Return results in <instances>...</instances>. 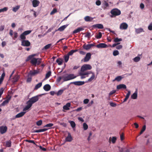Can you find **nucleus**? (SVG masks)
Returning <instances> with one entry per match:
<instances>
[{"label": "nucleus", "instance_id": "e2e57ef3", "mask_svg": "<svg viewBox=\"0 0 152 152\" xmlns=\"http://www.w3.org/2000/svg\"><path fill=\"white\" fill-rule=\"evenodd\" d=\"M130 93H131L130 91H128V93L127 94L125 97L127 99H128V98H129V97L130 95Z\"/></svg>", "mask_w": 152, "mask_h": 152}, {"label": "nucleus", "instance_id": "423d86ee", "mask_svg": "<svg viewBox=\"0 0 152 152\" xmlns=\"http://www.w3.org/2000/svg\"><path fill=\"white\" fill-rule=\"evenodd\" d=\"M31 45V43L28 40H22L21 45L23 46L28 47Z\"/></svg>", "mask_w": 152, "mask_h": 152}, {"label": "nucleus", "instance_id": "ddd939ff", "mask_svg": "<svg viewBox=\"0 0 152 152\" xmlns=\"http://www.w3.org/2000/svg\"><path fill=\"white\" fill-rule=\"evenodd\" d=\"M71 104L70 103H67L63 107V111L64 112H65L66 111L65 110H68L69 109V107H70Z\"/></svg>", "mask_w": 152, "mask_h": 152}, {"label": "nucleus", "instance_id": "f03ea898", "mask_svg": "<svg viewBox=\"0 0 152 152\" xmlns=\"http://www.w3.org/2000/svg\"><path fill=\"white\" fill-rule=\"evenodd\" d=\"M92 69L91 66L89 64H85L83 65L81 69L80 72H84L85 71L90 70Z\"/></svg>", "mask_w": 152, "mask_h": 152}, {"label": "nucleus", "instance_id": "dca6fc26", "mask_svg": "<svg viewBox=\"0 0 152 152\" xmlns=\"http://www.w3.org/2000/svg\"><path fill=\"white\" fill-rule=\"evenodd\" d=\"M11 96H10L9 97L7 98L1 104V106H4L6 104H7L10 100L11 99Z\"/></svg>", "mask_w": 152, "mask_h": 152}, {"label": "nucleus", "instance_id": "a211bd4d", "mask_svg": "<svg viewBox=\"0 0 152 152\" xmlns=\"http://www.w3.org/2000/svg\"><path fill=\"white\" fill-rule=\"evenodd\" d=\"M96 47L98 48H106L107 47V45L105 43H100L96 45Z\"/></svg>", "mask_w": 152, "mask_h": 152}, {"label": "nucleus", "instance_id": "de8ad7c7", "mask_svg": "<svg viewBox=\"0 0 152 152\" xmlns=\"http://www.w3.org/2000/svg\"><path fill=\"white\" fill-rule=\"evenodd\" d=\"M51 45L52 44H48L44 46V49L45 50L48 49L50 48Z\"/></svg>", "mask_w": 152, "mask_h": 152}, {"label": "nucleus", "instance_id": "9d476101", "mask_svg": "<svg viewBox=\"0 0 152 152\" xmlns=\"http://www.w3.org/2000/svg\"><path fill=\"white\" fill-rule=\"evenodd\" d=\"M7 128L6 126H0V132L1 134H3L7 132Z\"/></svg>", "mask_w": 152, "mask_h": 152}, {"label": "nucleus", "instance_id": "680f3d73", "mask_svg": "<svg viewBox=\"0 0 152 152\" xmlns=\"http://www.w3.org/2000/svg\"><path fill=\"white\" fill-rule=\"evenodd\" d=\"M89 101V100L88 99H85L83 101V103L85 104H88Z\"/></svg>", "mask_w": 152, "mask_h": 152}, {"label": "nucleus", "instance_id": "473e14b6", "mask_svg": "<svg viewBox=\"0 0 152 152\" xmlns=\"http://www.w3.org/2000/svg\"><path fill=\"white\" fill-rule=\"evenodd\" d=\"M42 82L38 83L35 86L34 89L36 90H37L42 86Z\"/></svg>", "mask_w": 152, "mask_h": 152}, {"label": "nucleus", "instance_id": "c85d7f7f", "mask_svg": "<svg viewBox=\"0 0 152 152\" xmlns=\"http://www.w3.org/2000/svg\"><path fill=\"white\" fill-rule=\"evenodd\" d=\"M19 78L20 77L18 75H15L13 78V83H15L17 82L19 79Z\"/></svg>", "mask_w": 152, "mask_h": 152}, {"label": "nucleus", "instance_id": "7ed1b4c3", "mask_svg": "<svg viewBox=\"0 0 152 152\" xmlns=\"http://www.w3.org/2000/svg\"><path fill=\"white\" fill-rule=\"evenodd\" d=\"M31 32V30H27L24 31L20 36V38L22 40L26 39V36L29 34Z\"/></svg>", "mask_w": 152, "mask_h": 152}, {"label": "nucleus", "instance_id": "13d9d810", "mask_svg": "<svg viewBox=\"0 0 152 152\" xmlns=\"http://www.w3.org/2000/svg\"><path fill=\"white\" fill-rule=\"evenodd\" d=\"M116 140V137H113L112 139V142L113 143H114Z\"/></svg>", "mask_w": 152, "mask_h": 152}, {"label": "nucleus", "instance_id": "4be33fe9", "mask_svg": "<svg viewBox=\"0 0 152 152\" xmlns=\"http://www.w3.org/2000/svg\"><path fill=\"white\" fill-rule=\"evenodd\" d=\"M39 3V2L37 0H34L32 1L33 6L34 7H37Z\"/></svg>", "mask_w": 152, "mask_h": 152}, {"label": "nucleus", "instance_id": "412c9836", "mask_svg": "<svg viewBox=\"0 0 152 152\" xmlns=\"http://www.w3.org/2000/svg\"><path fill=\"white\" fill-rule=\"evenodd\" d=\"M84 30V29L83 27H80L74 30L73 31V34L77 33L81 31H83Z\"/></svg>", "mask_w": 152, "mask_h": 152}, {"label": "nucleus", "instance_id": "bb28decb", "mask_svg": "<svg viewBox=\"0 0 152 152\" xmlns=\"http://www.w3.org/2000/svg\"><path fill=\"white\" fill-rule=\"evenodd\" d=\"M137 90H136L135 92L133 93L131 96V98L133 99H136L137 96Z\"/></svg>", "mask_w": 152, "mask_h": 152}, {"label": "nucleus", "instance_id": "0eeeda50", "mask_svg": "<svg viewBox=\"0 0 152 152\" xmlns=\"http://www.w3.org/2000/svg\"><path fill=\"white\" fill-rule=\"evenodd\" d=\"M91 55L90 53H87L84 59H83V61L85 62H86L89 61L91 58ZM83 61V59L81 60V61Z\"/></svg>", "mask_w": 152, "mask_h": 152}, {"label": "nucleus", "instance_id": "603ef678", "mask_svg": "<svg viewBox=\"0 0 152 152\" xmlns=\"http://www.w3.org/2000/svg\"><path fill=\"white\" fill-rule=\"evenodd\" d=\"M57 12V10L56 8H54L53 10L50 13V15H53L56 13Z\"/></svg>", "mask_w": 152, "mask_h": 152}, {"label": "nucleus", "instance_id": "393cba45", "mask_svg": "<svg viewBox=\"0 0 152 152\" xmlns=\"http://www.w3.org/2000/svg\"><path fill=\"white\" fill-rule=\"evenodd\" d=\"M93 26L95 28H97L99 29H102L103 28V25L100 24H97L94 25Z\"/></svg>", "mask_w": 152, "mask_h": 152}, {"label": "nucleus", "instance_id": "b1692460", "mask_svg": "<svg viewBox=\"0 0 152 152\" xmlns=\"http://www.w3.org/2000/svg\"><path fill=\"white\" fill-rule=\"evenodd\" d=\"M43 89L45 91H48L50 89L51 86L49 84H46L44 86Z\"/></svg>", "mask_w": 152, "mask_h": 152}, {"label": "nucleus", "instance_id": "4468645a", "mask_svg": "<svg viewBox=\"0 0 152 152\" xmlns=\"http://www.w3.org/2000/svg\"><path fill=\"white\" fill-rule=\"evenodd\" d=\"M128 27V25L125 23H123L121 24L120 28L121 29H126Z\"/></svg>", "mask_w": 152, "mask_h": 152}, {"label": "nucleus", "instance_id": "6e6552de", "mask_svg": "<svg viewBox=\"0 0 152 152\" xmlns=\"http://www.w3.org/2000/svg\"><path fill=\"white\" fill-rule=\"evenodd\" d=\"M94 44H88L87 45L85 44L83 45V47L85 49L88 50L90 49L92 47L94 46Z\"/></svg>", "mask_w": 152, "mask_h": 152}, {"label": "nucleus", "instance_id": "72a5a7b5", "mask_svg": "<svg viewBox=\"0 0 152 152\" xmlns=\"http://www.w3.org/2000/svg\"><path fill=\"white\" fill-rule=\"evenodd\" d=\"M77 50H72L69 52L67 54L69 56H72L74 53L76 52Z\"/></svg>", "mask_w": 152, "mask_h": 152}, {"label": "nucleus", "instance_id": "a878e982", "mask_svg": "<svg viewBox=\"0 0 152 152\" xmlns=\"http://www.w3.org/2000/svg\"><path fill=\"white\" fill-rule=\"evenodd\" d=\"M26 113L25 112H20L17 114L15 116L16 118H19L23 116Z\"/></svg>", "mask_w": 152, "mask_h": 152}, {"label": "nucleus", "instance_id": "f3484780", "mask_svg": "<svg viewBox=\"0 0 152 152\" xmlns=\"http://www.w3.org/2000/svg\"><path fill=\"white\" fill-rule=\"evenodd\" d=\"M37 58H32L31 61L30 63L33 65L36 66L37 65Z\"/></svg>", "mask_w": 152, "mask_h": 152}, {"label": "nucleus", "instance_id": "4d7b16f0", "mask_svg": "<svg viewBox=\"0 0 152 152\" xmlns=\"http://www.w3.org/2000/svg\"><path fill=\"white\" fill-rule=\"evenodd\" d=\"M91 36V33L89 32H87L86 33V35L85 36V37L88 38H90Z\"/></svg>", "mask_w": 152, "mask_h": 152}, {"label": "nucleus", "instance_id": "c03bdc74", "mask_svg": "<svg viewBox=\"0 0 152 152\" xmlns=\"http://www.w3.org/2000/svg\"><path fill=\"white\" fill-rule=\"evenodd\" d=\"M11 145V142L10 141H8L6 142V146L7 147H10Z\"/></svg>", "mask_w": 152, "mask_h": 152}, {"label": "nucleus", "instance_id": "338daca9", "mask_svg": "<svg viewBox=\"0 0 152 152\" xmlns=\"http://www.w3.org/2000/svg\"><path fill=\"white\" fill-rule=\"evenodd\" d=\"M120 138L121 140V141L123 140L124 139V133H123L121 134L120 135Z\"/></svg>", "mask_w": 152, "mask_h": 152}, {"label": "nucleus", "instance_id": "3c124183", "mask_svg": "<svg viewBox=\"0 0 152 152\" xmlns=\"http://www.w3.org/2000/svg\"><path fill=\"white\" fill-rule=\"evenodd\" d=\"M88 125L86 123H84L83 124V128L84 130H86L88 128Z\"/></svg>", "mask_w": 152, "mask_h": 152}, {"label": "nucleus", "instance_id": "58836bf2", "mask_svg": "<svg viewBox=\"0 0 152 152\" xmlns=\"http://www.w3.org/2000/svg\"><path fill=\"white\" fill-rule=\"evenodd\" d=\"M146 129V126L145 125H144L140 133V135L142 134L145 130Z\"/></svg>", "mask_w": 152, "mask_h": 152}, {"label": "nucleus", "instance_id": "09e8293b", "mask_svg": "<svg viewBox=\"0 0 152 152\" xmlns=\"http://www.w3.org/2000/svg\"><path fill=\"white\" fill-rule=\"evenodd\" d=\"M53 126V124L52 123H49L47 124L44 126V127H50Z\"/></svg>", "mask_w": 152, "mask_h": 152}, {"label": "nucleus", "instance_id": "5701e85b", "mask_svg": "<svg viewBox=\"0 0 152 152\" xmlns=\"http://www.w3.org/2000/svg\"><path fill=\"white\" fill-rule=\"evenodd\" d=\"M72 140V138L69 133H68V136L66 138V141L67 142H71Z\"/></svg>", "mask_w": 152, "mask_h": 152}, {"label": "nucleus", "instance_id": "4c0bfd02", "mask_svg": "<svg viewBox=\"0 0 152 152\" xmlns=\"http://www.w3.org/2000/svg\"><path fill=\"white\" fill-rule=\"evenodd\" d=\"M69 123H70L72 127L74 128L75 127L76 124L75 122L73 121H70Z\"/></svg>", "mask_w": 152, "mask_h": 152}, {"label": "nucleus", "instance_id": "20e7f679", "mask_svg": "<svg viewBox=\"0 0 152 152\" xmlns=\"http://www.w3.org/2000/svg\"><path fill=\"white\" fill-rule=\"evenodd\" d=\"M39 99V96H36L30 98L28 101V102L30 103L31 104V105H32L33 104L37 102L38 100Z\"/></svg>", "mask_w": 152, "mask_h": 152}, {"label": "nucleus", "instance_id": "052dcab7", "mask_svg": "<svg viewBox=\"0 0 152 152\" xmlns=\"http://www.w3.org/2000/svg\"><path fill=\"white\" fill-rule=\"evenodd\" d=\"M4 89L3 88H1L0 89V95H2L3 93Z\"/></svg>", "mask_w": 152, "mask_h": 152}, {"label": "nucleus", "instance_id": "79ce46f5", "mask_svg": "<svg viewBox=\"0 0 152 152\" xmlns=\"http://www.w3.org/2000/svg\"><path fill=\"white\" fill-rule=\"evenodd\" d=\"M140 57L137 56L134 58L133 60L134 62H137L140 60Z\"/></svg>", "mask_w": 152, "mask_h": 152}, {"label": "nucleus", "instance_id": "49530a36", "mask_svg": "<svg viewBox=\"0 0 152 152\" xmlns=\"http://www.w3.org/2000/svg\"><path fill=\"white\" fill-rule=\"evenodd\" d=\"M51 72L50 71H48L46 74L45 75V78H49L51 75Z\"/></svg>", "mask_w": 152, "mask_h": 152}, {"label": "nucleus", "instance_id": "7c9ffc66", "mask_svg": "<svg viewBox=\"0 0 152 152\" xmlns=\"http://www.w3.org/2000/svg\"><path fill=\"white\" fill-rule=\"evenodd\" d=\"M48 130V129L44 128L43 129H39V130H36L34 131V132L36 133H38L42 132H44Z\"/></svg>", "mask_w": 152, "mask_h": 152}, {"label": "nucleus", "instance_id": "bf43d9fd", "mask_svg": "<svg viewBox=\"0 0 152 152\" xmlns=\"http://www.w3.org/2000/svg\"><path fill=\"white\" fill-rule=\"evenodd\" d=\"M122 46L121 45H117L116 47V49L118 50L121 49L122 48Z\"/></svg>", "mask_w": 152, "mask_h": 152}, {"label": "nucleus", "instance_id": "8fccbe9b", "mask_svg": "<svg viewBox=\"0 0 152 152\" xmlns=\"http://www.w3.org/2000/svg\"><path fill=\"white\" fill-rule=\"evenodd\" d=\"M122 41V39H121V38L119 39L117 37H116L115 38V39L114 40V42H119L120 41Z\"/></svg>", "mask_w": 152, "mask_h": 152}, {"label": "nucleus", "instance_id": "e433bc0d", "mask_svg": "<svg viewBox=\"0 0 152 152\" xmlns=\"http://www.w3.org/2000/svg\"><path fill=\"white\" fill-rule=\"evenodd\" d=\"M69 58V56L67 54L64 56V58L66 63L68 61Z\"/></svg>", "mask_w": 152, "mask_h": 152}, {"label": "nucleus", "instance_id": "f8f14e48", "mask_svg": "<svg viewBox=\"0 0 152 152\" xmlns=\"http://www.w3.org/2000/svg\"><path fill=\"white\" fill-rule=\"evenodd\" d=\"M85 82L84 81H77L71 82V83L73 84L76 86H80L83 85Z\"/></svg>", "mask_w": 152, "mask_h": 152}, {"label": "nucleus", "instance_id": "0e129e2a", "mask_svg": "<svg viewBox=\"0 0 152 152\" xmlns=\"http://www.w3.org/2000/svg\"><path fill=\"white\" fill-rule=\"evenodd\" d=\"M96 4L97 6L100 5L101 4V2L99 0H97L96 2Z\"/></svg>", "mask_w": 152, "mask_h": 152}, {"label": "nucleus", "instance_id": "cd10ccee", "mask_svg": "<svg viewBox=\"0 0 152 152\" xmlns=\"http://www.w3.org/2000/svg\"><path fill=\"white\" fill-rule=\"evenodd\" d=\"M93 18L89 16H86L84 18V20L87 22H90L92 21Z\"/></svg>", "mask_w": 152, "mask_h": 152}, {"label": "nucleus", "instance_id": "2eb2a0df", "mask_svg": "<svg viewBox=\"0 0 152 152\" xmlns=\"http://www.w3.org/2000/svg\"><path fill=\"white\" fill-rule=\"evenodd\" d=\"M88 72L89 73V74H91L92 75L91 76L89 79H88L87 82H91L95 78V75L94 73L91 71H88Z\"/></svg>", "mask_w": 152, "mask_h": 152}, {"label": "nucleus", "instance_id": "37998d69", "mask_svg": "<svg viewBox=\"0 0 152 152\" xmlns=\"http://www.w3.org/2000/svg\"><path fill=\"white\" fill-rule=\"evenodd\" d=\"M19 6H17L13 8L12 11L13 12H15L19 9Z\"/></svg>", "mask_w": 152, "mask_h": 152}, {"label": "nucleus", "instance_id": "2f4dec72", "mask_svg": "<svg viewBox=\"0 0 152 152\" xmlns=\"http://www.w3.org/2000/svg\"><path fill=\"white\" fill-rule=\"evenodd\" d=\"M123 77L121 76H118L116 77L113 80V81H117L118 82L120 81Z\"/></svg>", "mask_w": 152, "mask_h": 152}, {"label": "nucleus", "instance_id": "5fc2aeb1", "mask_svg": "<svg viewBox=\"0 0 152 152\" xmlns=\"http://www.w3.org/2000/svg\"><path fill=\"white\" fill-rule=\"evenodd\" d=\"M42 121L41 120H39L36 122V124L38 126H40L42 124Z\"/></svg>", "mask_w": 152, "mask_h": 152}, {"label": "nucleus", "instance_id": "c9c22d12", "mask_svg": "<svg viewBox=\"0 0 152 152\" xmlns=\"http://www.w3.org/2000/svg\"><path fill=\"white\" fill-rule=\"evenodd\" d=\"M56 62L59 65H61L62 63V60L61 58H58L56 60Z\"/></svg>", "mask_w": 152, "mask_h": 152}, {"label": "nucleus", "instance_id": "9b49d317", "mask_svg": "<svg viewBox=\"0 0 152 152\" xmlns=\"http://www.w3.org/2000/svg\"><path fill=\"white\" fill-rule=\"evenodd\" d=\"M88 74H89V73L88 72H80L79 73V75L81 76L80 78L81 79H83L85 78L86 77V75H87Z\"/></svg>", "mask_w": 152, "mask_h": 152}, {"label": "nucleus", "instance_id": "39448f33", "mask_svg": "<svg viewBox=\"0 0 152 152\" xmlns=\"http://www.w3.org/2000/svg\"><path fill=\"white\" fill-rule=\"evenodd\" d=\"M110 13L114 16H118L120 15L121 14V11L117 9H113L112 10Z\"/></svg>", "mask_w": 152, "mask_h": 152}, {"label": "nucleus", "instance_id": "c756f323", "mask_svg": "<svg viewBox=\"0 0 152 152\" xmlns=\"http://www.w3.org/2000/svg\"><path fill=\"white\" fill-rule=\"evenodd\" d=\"M68 26L67 25H64L60 27L59 28L57 29V30L58 31H62L67 27Z\"/></svg>", "mask_w": 152, "mask_h": 152}, {"label": "nucleus", "instance_id": "774afa93", "mask_svg": "<svg viewBox=\"0 0 152 152\" xmlns=\"http://www.w3.org/2000/svg\"><path fill=\"white\" fill-rule=\"evenodd\" d=\"M148 29L150 30H152V23H151L148 26Z\"/></svg>", "mask_w": 152, "mask_h": 152}, {"label": "nucleus", "instance_id": "69168bd1", "mask_svg": "<svg viewBox=\"0 0 152 152\" xmlns=\"http://www.w3.org/2000/svg\"><path fill=\"white\" fill-rule=\"evenodd\" d=\"M116 92V91L115 90H113L112 91H110V93L109 95L110 96L112 94L115 93Z\"/></svg>", "mask_w": 152, "mask_h": 152}, {"label": "nucleus", "instance_id": "1a4fd4ad", "mask_svg": "<svg viewBox=\"0 0 152 152\" xmlns=\"http://www.w3.org/2000/svg\"><path fill=\"white\" fill-rule=\"evenodd\" d=\"M39 73V71L37 70H34L33 71H30L28 74V76L29 75L34 76Z\"/></svg>", "mask_w": 152, "mask_h": 152}, {"label": "nucleus", "instance_id": "aec40b11", "mask_svg": "<svg viewBox=\"0 0 152 152\" xmlns=\"http://www.w3.org/2000/svg\"><path fill=\"white\" fill-rule=\"evenodd\" d=\"M117 89H126V85L124 84H121L117 85Z\"/></svg>", "mask_w": 152, "mask_h": 152}, {"label": "nucleus", "instance_id": "f257e3e1", "mask_svg": "<svg viewBox=\"0 0 152 152\" xmlns=\"http://www.w3.org/2000/svg\"><path fill=\"white\" fill-rule=\"evenodd\" d=\"M77 76L73 74H67L66 76H63L62 79L64 81H67L75 78Z\"/></svg>", "mask_w": 152, "mask_h": 152}, {"label": "nucleus", "instance_id": "6ab92c4d", "mask_svg": "<svg viewBox=\"0 0 152 152\" xmlns=\"http://www.w3.org/2000/svg\"><path fill=\"white\" fill-rule=\"evenodd\" d=\"M26 104L27 105L23 109V111H25L28 110L31 107L32 105L30 103H28V101L27 102Z\"/></svg>", "mask_w": 152, "mask_h": 152}, {"label": "nucleus", "instance_id": "f704fd0d", "mask_svg": "<svg viewBox=\"0 0 152 152\" xmlns=\"http://www.w3.org/2000/svg\"><path fill=\"white\" fill-rule=\"evenodd\" d=\"M143 31V30L142 28H138L137 29H136L135 30V31L137 34H139Z\"/></svg>", "mask_w": 152, "mask_h": 152}, {"label": "nucleus", "instance_id": "864d4df0", "mask_svg": "<svg viewBox=\"0 0 152 152\" xmlns=\"http://www.w3.org/2000/svg\"><path fill=\"white\" fill-rule=\"evenodd\" d=\"M119 54V52L117 50H114L113 52V56H115Z\"/></svg>", "mask_w": 152, "mask_h": 152}, {"label": "nucleus", "instance_id": "a18cd8bd", "mask_svg": "<svg viewBox=\"0 0 152 152\" xmlns=\"http://www.w3.org/2000/svg\"><path fill=\"white\" fill-rule=\"evenodd\" d=\"M8 9V8L7 7H4L2 9H0V13L2 12L7 11Z\"/></svg>", "mask_w": 152, "mask_h": 152}, {"label": "nucleus", "instance_id": "ea45409f", "mask_svg": "<svg viewBox=\"0 0 152 152\" xmlns=\"http://www.w3.org/2000/svg\"><path fill=\"white\" fill-rule=\"evenodd\" d=\"M102 37V34L101 32H99L98 34L95 37L97 39H99L101 38Z\"/></svg>", "mask_w": 152, "mask_h": 152}, {"label": "nucleus", "instance_id": "a19ab883", "mask_svg": "<svg viewBox=\"0 0 152 152\" xmlns=\"http://www.w3.org/2000/svg\"><path fill=\"white\" fill-rule=\"evenodd\" d=\"M63 92V90H60L58 91V92L56 93L57 96H58L62 94Z\"/></svg>", "mask_w": 152, "mask_h": 152}, {"label": "nucleus", "instance_id": "6e6d98bb", "mask_svg": "<svg viewBox=\"0 0 152 152\" xmlns=\"http://www.w3.org/2000/svg\"><path fill=\"white\" fill-rule=\"evenodd\" d=\"M42 60V59L41 58H37V65H39L41 63Z\"/></svg>", "mask_w": 152, "mask_h": 152}]
</instances>
